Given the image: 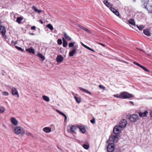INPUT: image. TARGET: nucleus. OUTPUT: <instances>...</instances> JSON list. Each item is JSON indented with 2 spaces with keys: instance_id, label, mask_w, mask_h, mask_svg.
Returning <instances> with one entry per match:
<instances>
[{
  "instance_id": "nucleus-1",
  "label": "nucleus",
  "mask_w": 152,
  "mask_h": 152,
  "mask_svg": "<svg viewBox=\"0 0 152 152\" xmlns=\"http://www.w3.org/2000/svg\"><path fill=\"white\" fill-rule=\"evenodd\" d=\"M14 131L17 135L20 134L21 135H23L25 133V130L23 128L20 126L15 127L14 128Z\"/></svg>"
},
{
  "instance_id": "nucleus-2",
  "label": "nucleus",
  "mask_w": 152,
  "mask_h": 152,
  "mask_svg": "<svg viewBox=\"0 0 152 152\" xmlns=\"http://www.w3.org/2000/svg\"><path fill=\"white\" fill-rule=\"evenodd\" d=\"M121 99H125L128 98H131L133 97V95L126 92H121Z\"/></svg>"
},
{
  "instance_id": "nucleus-3",
  "label": "nucleus",
  "mask_w": 152,
  "mask_h": 152,
  "mask_svg": "<svg viewBox=\"0 0 152 152\" xmlns=\"http://www.w3.org/2000/svg\"><path fill=\"white\" fill-rule=\"evenodd\" d=\"M78 45H76L73 47L70 50L69 53V56L72 57L74 55L76 54V51L77 50Z\"/></svg>"
},
{
  "instance_id": "nucleus-4",
  "label": "nucleus",
  "mask_w": 152,
  "mask_h": 152,
  "mask_svg": "<svg viewBox=\"0 0 152 152\" xmlns=\"http://www.w3.org/2000/svg\"><path fill=\"white\" fill-rule=\"evenodd\" d=\"M123 128L119 125H117L115 126L113 129V132L115 134H118L121 131Z\"/></svg>"
},
{
  "instance_id": "nucleus-5",
  "label": "nucleus",
  "mask_w": 152,
  "mask_h": 152,
  "mask_svg": "<svg viewBox=\"0 0 152 152\" xmlns=\"http://www.w3.org/2000/svg\"><path fill=\"white\" fill-rule=\"evenodd\" d=\"M139 119V116L137 114H132L130 115L129 118V119L131 122H135Z\"/></svg>"
},
{
  "instance_id": "nucleus-6",
  "label": "nucleus",
  "mask_w": 152,
  "mask_h": 152,
  "mask_svg": "<svg viewBox=\"0 0 152 152\" xmlns=\"http://www.w3.org/2000/svg\"><path fill=\"white\" fill-rule=\"evenodd\" d=\"M118 138L116 135H112L109 138L108 142L110 143L113 144V143L117 142Z\"/></svg>"
},
{
  "instance_id": "nucleus-7",
  "label": "nucleus",
  "mask_w": 152,
  "mask_h": 152,
  "mask_svg": "<svg viewBox=\"0 0 152 152\" xmlns=\"http://www.w3.org/2000/svg\"><path fill=\"white\" fill-rule=\"evenodd\" d=\"M76 129V127L73 125H70L68 126L67 130L71 134L74 133L75 130Z\"/></svg>"
},
{
  "instance_id": "nucleus-8",
  "label": "nucleus",
  "mask_w": 152,
  "mask_h": 152,
  "mask_svg": "<svg viewBox=\"0 0 152 152\" xmlns=\"http://www.w3.org/2000/svg\"><path fill=\"white\" fill-rule=\"evenodd\" d=\"M115 147L112 143H109L107 147V150L108 152H113L114 150Z\"/></svg>"
},
{
  "instance_id": "nucleus-9",
  "label": "nucleus",
  "mask_w": 152,
  "mask_h": 152,
  "mask_svg": "<svg viewBox=\"0 0 152 152\" xmlns=\"http://www.w3.org/2000/svg\"><path fill=\"white\" fill-rule=\"evenodd\" d=\"M11 92L12 95H17V97H19V95L17 89L15 87H12L11 89Z\"/></svg>"
},
{
  "instance_id": "nucleus-10",
  "label": "nucleus",
  "mask_w": 152,
  "mask_h": 152,
  "mask_svg": "<svg viewBox=\"0 0 152 152\" xmlns=\"http://www.w3.org/2000/svg\"><path fill=\"white\" fill-rule=\"evenodd\" d=\"M127 124L126 121L125 119H122L120 121L119 125L123 128L125 127Z\"/></svg>"
},
{
  "instance_id": "nucleus-11",
  "label": "nucleus",
  "mask_w": 152,
  "mask_h": 152,
  "mask_svg": "<svg viewBox=\"0 0 152 152\" xmlns=\"http://www.w3.org/2000/svg\"><path fill=\"white\" fill-rule=\"evenodd\" d=\"M26 50L29 53H31L32 54H34L35 53V50L32 47H31L29 48L26 49Z\"/></svg>"
},
{
  "instance_id": "nucleus-12",
  "label": "nucleus",
  "mask_w": 152,
  "mask_h": 152,
  "mask_svg": "<svg viewBox=\"0 0 152 152\" xmlns=\"http://www.w3.org/2000/svg\"><path fill=\"white\" fill-rule=\"evenodd\" d=\"M148 113V112L147 110H145L144 112H140L138 113V114L140 117H141L146 116Z\"/></svg>"
},
{
  "instance_id": "nucleus-13",
  "label": "nucleus",
  "mask_w": 152,
  "mask_h": 152,
  "mask_svg": "<svg viewBox=\"0 0 152 152\" xmlns=\"http://www.w3.org/2000/svg\"><path fill=\"white\" fill-rule=\"evenodd\" d=\"M110 10L113 12L115 15L118 16H119L120 15L119 13L117 10L115 9L114 8L110 7Z\"/></svg>"
},
{
  "instance_id": "nucleus-14",
  "label": "nucleus",
  "mask_w": 152,
  "mask_h": 152,
  "mask_svg": "<svg viewBox=\"0 0 152 152\" xmlns=\"http://www.w3.org/2000/svg\"><path fill=\"white\" fill-rule=\"evenodd\" d=\"M6 32L5 27L3 26H0V32L3 35H5Z\"/></svg>"
},
{
  "instance_id": "nucleus-15",
  "label": "nucleus",
  "mask_w": 152,
  "mask_h": 152,
  "mask_svg": "<svg viewBox=\"0 0 152 152\" xmlns=\"http://www.w3.org/2000/svg\"><path fill=\"white\" fill-rule=\"evenodd\" d=\"M43 131L45 133H49L51 132V128L46 127L44 128L43 129Z\"/></svg>"
},
{
  "instance_id": "nucleus-16",
  "label": "nucleus",
  "mask_w": 152,
  "mask_h": 152,
  "mask_svg": "<svg viewBox=\"0 0 152 152\" xmlns=\"http://www.w3.org/2000/svg\"><path fill=\"white\" fill-rule=\"evenodd\" d=\"M11 123L14 125H16L18 123V121L14 117H12L11 118Z\"/></svg>"
},
{
  "instance_id": "nucleus-17",
  "label": "nucleus",
  "mask_w": 152,
  "mask_h": 152,
  "mask_svg": "<svg viewBox=\"0 0 152 152\" xmlns=\"http://www.w3.org/2000/svg\"><path fill=\"white\" fill-rule=\"evenodd\" d=\"M58 62L61 63L63 60V57L61 55L58 56L56 58Z\"/></svg>"
},
{
  "instance_id": "nucleus-18",
  "label": "nucleus",
  "mask_w": 152,
  "mask_h": 152,
  "mask_svg": "<svg viewBox=\"0 0 152 152\" xmlns=\"http://www.w3.org/2000/svg\"><path fill=\"white\" fill-rule=\"evenodd\" d=\"M77 127L79 128V129H80V131L83 133H85L86 132V130L85 129V128L82 126H79V125H77Z\"/></svg>"
},
{
  "instance_id": "nucleus-19",
  "label": "nucleus",
  "mask_w": 152,
  "mask_h": 152,
  "mask_svg": "<svg viewBox=\"0 0 152 152\" xmlns=\"http://www.w3.org/2000/svg\"><path fill=\"white\" fill-rule=\"evenodd\" d=\"M145 8L148 10L149 13H152V6L148 5L145 7Z\"/></svg>"
},
{
  "instance_id": "nucleus-20",
  "label": "nucleus",
  "mask_w": 152,
  "mask_h": 152,
  "mask_svg": "<svg viewBox=\"0 0 152 152\" xmlns=\"http://www.w3.org/2000/svg\"><path fill=\"white\" fill-rule=\"evenodd\" d=\"M79 88L81 91L84 92H85L86 93L90 95H91V92L88 91V90L81 87H80Z\"/></svg>"
},
{
  "instance_id": "nucleus-21",
  "label": "nucleus",
  "mask_w": 152,
  "mask_h": 152,
  "mask_svg": "<svg viewBox=\"0 0 152 152\" xmlns=\"http://www.w3.org/2000/svg\"><path fill=\"white\" fill-rule=\"evenodd\" d=\"M141 1L143 4L144 6V7L145 8V7L147 6V5L149 2V0H141Z\"/></svg>"
},
{
  "instance_id": "nucleus-22",
  "label": "nucleus",
  "mask_w": 152,
  "mask_h": 152,
  "mask_svg": "<svg viewBox=\"0 0 152 152\" xmlns=\"http://www.w3.org/2000/svg\"><path fill=\"white\" fill-rule=\"evenodd\" d=\"M143 33L147 36H150L151 35L150 32L148 29H145L143 31Z\"/></svg>"
},
{
  "instance_id": "nucleus-23",
  "label": "nucleus",
  "mask_w": 152,
  "mask_h": 152,
  "mask_svg": "<svg viewBox=\"0 0 152 152\" xmlns=\"http://www.w3.org/2000/svg\"><path fill=\"white\" fill-rule=\"evenodd\" d=\"M56 111L60 114L63 116L65 118L64 121H65L67 119V116L66 115L60 111L58 110H56Z\"/></svg>"
},
{
  "instance_id": "nucleus-24",
  "label": "nucleus",
  "mask_w": 152,
  "mask_h": 152,
  "mask_svg": "<svg viewBox=\"0 0 152 152\" xmlns=\"http://www.w3.org/2000/svg\"><path fill=\"white\" fill-rule=\"evenodd\" d=\"M128 22L129 24L134 26H135L136 25L134 21V19H129L128 20Z\"/></svg>"
},
{
  "instance_id": "nucleus-25",
  "label": "nucleus",
  "mask_w": 152,
  "mask_h": 152,
  "mask_svg": "<svg viewBox=\"0 0 152 152\" xmlns=\"http://www.w3.org/2000/svg\"><path fill=\"white\" fill-rule=\"evenodd\" d=\"M64 34L65 38L67 40H71V38L65 32H64Z\"/></svg>"
},
{
  "instance_id": "nucleus-26",
  "label": "nucleus",
  "mask_w": 152,
  "mask_h": 152,
  "mask_svg": "<svg viewBox=\"0 0 152 152\" xmlns=\"http://www.w3.org/2000/svg\"><path fill=\"white\" fill-rule=\"evenodd\" d=\"M104 3L107 7H111V5L109 3L107 0H104L103 1Z\"/></svg>"
},
{
  "instance_id": "nucleus-27",
  "label": "nucleus",
  "mask_w": 152,
  "mask_h": 152,
  "mask_svg": "<svg viewBox=\"0 0 152 152\" xmlns=\"http://www.w3.org/2000/svg\"><path fill=\"white\" fill-rule=\"evenodd\" d=\"M32 9L35 12L39 13L40 12H42V10H38L35 7L33 6L32 7Z\"/></svg>"
},
{
  "instance_id": "nucleus-28",
  "label": "nucleus",
  "mask_w": 152,
  "mask_h": 152,
  "mask_svg": "<svg viewBox=\"0 0 152 152\" xmlns=\"http://www.w3.org/2000/svg\"><path fill=\"white\" fill-rule=\"evenodd\" d=\"M42 98L44 100L47 102H49L50 101L49 98L46 96L43 95L42 96Z\"/></svg>"
},
{
  "instance_id": "nucleus-29",
  "label": "nucleus",
  "mask_w": 152,
  "mask_h": 152,
  "mask_svg": "<svg viewBox=\"0 0 152 152\" xmlns=\"http://www.w3.org/2000/svg\"><path fill=\"white\" fill-rule=\"evenodd\" d=\"M62 39L63 41V46L64 47H66L68 44L67 42L66 41L64 38H62Z\"/></svg>"
},
{
  "instance_id": "nucleus-30",
  "label": "nucleus",
  "mask_w": 152,
  "mask_h": 152,
  "mask_svg": "<svg viewBox=\"0 0 152 152\" xmlns=\"http://www.w3.org/2000/svg\"><path fill=\"white\" fill-rule=\"evenodd\" d=\"M74 98L77 103H80V102L81 100L80 98L76 96H75Z\"/></svg>"
},
{
  "instance_id": "nucleus-31",
  "label": "nucleus",
  "mask_w": 152,
  "mask_h": 152,
  "mask_svg": "<svg viewBox=\"0 0 152 152\" xmlns=\"http://www.w3.org/2000/svg\"><path fill=\"white\" fill-rule=\"evenodd\" d=\"M37 56L40 58H41L42 61L45 59V57L43 56L42 54L40 53H38L37 54Z\"/></svg>"
},
{
  "instance_id": "nucleus-32",
  "label": "nucleus",
  "mask_w": 152,
  "mask_h": 152,
  "mask_svg": "<svg viewBox=\"0 0 152 152\" xmlns=\"http://www.w3.org/2000/svg\"><path fill=\"white\" fill-rule=\"evenodd\" d=\"M136 26L138 29L140 31L142 30L144 27L143 25H140L139 26L137 25Z\"/></svg>"
},
{
  "instance_id": "nucleus-33",
  "label": "nucleus",
  "mask_w": 152,
  "mask_h": 152,
  "mask_svg": "<svg viewBox=\"0 0 152 152\" xmlns=\"http://www.w3.org/2000/svg\"><path fill=\"white\" fill-rule=\"evenodd\" d=\"M5 110L4 107H0V114L4 112Z\"/></svg>"
},
{
  "instance_id": "nucleus-34",
  "label": "nucleus",
  "mask_w": 152,
  "mask_h": 152,
  "mask_svg": "<svg viewBox=\"0 0 152 152\" xmlns=\"http://www.w3.org/2000/svg\"><path fill=\"white\" fill-rule=\"evenodd\" d=\"M75 42H71L69 44V47H73L74 46L75 44Z\"/></svg>"
},
{
  "instance_id": "nucleus-35",
  "label": "nucleus",
  "mask_w": 152,
  "mask_h": 152,
  "mask_svg": "<svg viewBox=\"0 0 152 152\" xmlns=\"http://www.w3.org/2000/svg\"><path fill=\"white\" fill-rule=\"evenodd\" d=\"M47 27L51 30H52L53 29V26L50 24L47 25Z\"/></svg>"
},
{
  "instance_id": "nucleus-36",
  "label": "nucleus",
  "mask_w": 152,
  "mask_h": 152,
  "mask_svg": "<svg viewBox=\"0 0 152 152\" xmlns=\"http://www.w3.org/2000/svg\"><path fill=\"white\" fill-rule=\"evenodd\" d=\"M23 19L22 18L20 17H18L16 21L18 23H20L21 21Z\"/></svg>"
},
{
  "instance_id": "nucleus-37",
  "label": "nucleus",
  "mask_w": 152,
  "mask_h": 152,
  "mask_svg": "<svg viewBox=\"0 0 152 152\" xmlns=\"http://www.w3.org/2000/svg\"><path fill=\"white\" fill-rule=\"evenodd\" d=\"M77 26H78L80 28H81L82 29L85 31H86V29L87 28H85L80 25H79V24L77 25Z\"/></svg>"
},
{
  "instance_id": "nucleus-38",
  "label": "nucleus",
  "mask_w": 152,
  "mask_h": 152,
  "mask_svg": "<svg viewBox=\"0 0 152 152\" xmlns=\"http://www.w3.org/2000/svg\"><path fill=\"white\" fill-rule=\"evenodd\" d=\"M83 147L85 149H88L89 148V145L88 144H84L83 145Z\"/></svg>"
},
{
  "instance_id": "nucleus-39",
  "label": "nucleus",
  "mask_w": 152,
  "mask_h": 152,
  "mask_svg": "<svg viewBox=\"0 0 152 152\" xmlns=\"http://www.w3.org/2000/svg\"><path fill=\"white\" fill-rule=\"evenodd\" d=\"M140 67V68H142L144 70L146 71V72H150V71L148 70L145 67H144L143 66L141 65Z\"/></svg>"
},
{
  "instance_id": "nucleus-40",
  "label": "nucleus",
  "mask_w": 152,
  "mask_h": 152,
  "mask_svg": "<svg viewBox=\"0 0 152 152\" xmlns=\"http://www.w3.org/2000/svg\"><path fill=\"white\" fill-rule=\"evenodd\" d=\"M25 133L26 135L27 136L31 137L33 136L32 134L31 133L28 131H26Z\"/></svg>"
},
{
  "instance_id": "nucleus-41",
  "label": "nucleus",
  "mask_w": 152,
  "mask_h": 152,
  "mask_svg": "<svg viewBox=\"0 0 152 152\" xmlns=\"http://www.w3.org/2000/svg\"><path fill=\"white\" fill-rule=\"evenodd\" d=\"M114 96L115 97L121 99V92L120 93V94H115Z\"/></svg>"
},
{
  "instance_id": "nucleus-42",
  "label": "nucleus",
  "mask_w": 152,
  "mask_h": 152,
  "mask_svg": "<svg viewBox=\"0 0 152 152\" xmlns=\"http://www.w3.org/2000/svg\"><path fill=\"white\" fill-rule=\"evenodd\" d=\"M57 43L58 45H61L62 44V40L61 39H58L57 40Z\"/></svg>"
},
{
  "instance_id": "nucleus-43",
  "label": "nucleus",
  "mask_w": 152,
  "mask_h": 152,
  "mask_svg": "<svg viewBox=\"0 0 152 152\" xmlns=\"http://www.w3.org/2000/svg\"><path fill=\"white\" fill-rule=\"evenodd\" d=\"M15 48L18 49L20 51L22 52H23V50L20 47H18L17 46H15Z\"/></svg>"
},
{
  "instance_id": "nucleus-44",
  "label": "nucleus",
  "mask_w": 152,
  "mask_h": 152,
  "mask_svg": "<svg viewBox=\"0 0 152 152\" xmlns=\"http://www.w3.org/2000/svg\"><path fill=\"white\" fill-rule=\"evenodd\" d=\"M2 95L4 96H8L9 95V93L8 92L6 91L3 92L2 93Z\"/></svg>"
},
{
  "instance_id": "nucleus-45",
  "label": "nucleus",
  "mask_w": 152,
  "mask_h": 152,
  "mask_svg": "<svg viewBox=\"0 0 152 152\" xmlns=\"http://www.w3.org/2000/svg\"><path fill=\"white\" fill-rule=\"evenodd\" d=\"M99 87L100 88L104 90H105V88L104 87L102 86L101 85H99Z\"/></svg>"
},
{
  "instance_id": "nucleus-46",
  "label": "nucleus",
  "mask_w": 152,
  "mask_h": 152,
  "mask_svg": "<svg viewBox=\"0 0 152 152\" xmlns=\"http://www.w3.org/2000/svg\"><path fill=\"white\" fill-rule=\"evenodd\" d=\"M91 122L93 124H94L95 123V118H93L92 119L90 120Z\"/></svg>"
},
{
  "instance_id": "nucleus-47",
  "label": "nucleus",
  "mask_w": 152,
  "mask_h": 152,
  "mask_svg": "<svg viewBox=\"0 0 152 152\" xmlns=\"http://www.w3.org/2000/svg\"><path fill=\"white\" fill-rule=\"evenodd\" d=\"M133 63L136 65L137 66H139V67H140V66H141V65H140V64H139V63H137V62H135V61H134L133 62Z\"/></svg>"
},
{
  "instance_id": "nucleus-48",
  "label": "nucleus",
  "mask_w": 152,
  "mask_h": 152,
  "mask_svg": "<svg viewBox=\"0 0 152 152\" xmlns=\"http://www.w3.org/2000/svg\"><path fill=\"white\" fill-rule=\"evenodd\" d=\"M86 31L88 33H89L90 34H91L92 33L91 31L90 30H89V29H88L87 28H86Z\"/></svg>"
},
{
  "instance_id": "nucleus-49",
  "label": "nucleus",
  "mask_w": 152,
  "mask_h": 152,
  "mask_svg": "<svg viewBox=\"0 0 152 152\" xmlns=\"http://www.w3.org/2000/svg\"><path fill=\"white\" fill-rule=\"evenodd\" d=\"M81 45L83 46L85 48H86V49L88 47L86 45L83 44V43L81 42Z\"/></svg>"
},
{
  "instance_id": "nucleus-50",
  "label": "nucleus",
  "mask_w": 152,
  "mask_h": 152,
  "mask_svg": "<svg viewBox=\"0 0 152 152\" xmlns=\"http://www.w3.org/2000/svg\"><path fill=\"white\" fill-rule=\"evenodd\" d=\"M87 49H88V50H89L93 52H95V51L93 49L90 48H89L88 47Z\"/></svg>"
},
{
  "instance_id": "nucleus-51",
  "label": "nucleus",
  "mask_w": 152,
  "mask_h": 152,
  "mask_svg": "<svg viewBox=\"0 0 152 152\" xmlns=\"http://www.w3.org/2000/svg\"><path fill=\"white\" fill-rule=\"evenodd\" d=\"M36 27L35 26H33L31 27V29L33 30H35L36 29Z\"/></svg>"
},
{
  "instance_id": "nucleus-52",
  "label": "nucleus",
  "mask_w": 152,
  "mask_h": 152,
  "mask_svg": "<svg viewBox=\"0 0 152 152\" xmlns=\"http://www.w3.org/2000/svg\"><path fill=\"white\" fill-rule=\"evenodd\" d=\"M98 44L99 45H102V46H103L104 47L105 46V45H104L103 44H102V43H98Z\"/></svg>"
},
{
  "instance_id": "nucleus-53",
  "label": "nucleus",
  "mask_w": 152,
  "mask_h": 152,
  "mask_svg": "<svg viewBox=\"0 0 152 152\" xmlns=\"http://www.w3.org/2000/svg\"><path fill=\"white\" fill-rule=\"evenodd\" d=\"M137 49H138V50H140V51H143V50L141 49H140V48H136Z\"/></svg>"
},
{
  "instance_id": "nucleus-54",
  "label": "nucleus",
  "mask_w": 152,
  "mask_h": 152,
  "mask_svg": "<svg viewBox=\"0 0 152 152\" xmlns=\"http://www.w3.org/2000/svg\"><path fill=\"white\" fill-rule=\"evenodd\" d=\"M39 22H40V23H41V24H43V21H42V20H39Z\"/></svg>"
},
{
  "instance_id": "nucleus-55",
  "label": "nucleus",
  "mask_w": 152,
  "mask_h": 152,
  "mask_svg": "<svg viewBox=\"0 0 152 152\" xmlns=\"http://www.w3.org/2000/svg\"><path fill=\"white\" fill-rule=\"evenodd\" d=\"M129 102L132 104V105H134V103L133 102H132V101H130Z\"/></svg>"
},
{
  "instance_id": "nucleus-56",
  "label": "nucleus",
  "mask_w": 152,
  "mask_h": 152,
  "mask_svg": "<svg viewBox=\"0 0 152 152\" xmlns=\"http://www.w3.org/2000/svg\"><path fill=\"white\" fill-rule=\"evenodd\" d=\"M57 148L59 150H62L61 148L57 146Z\"/></svg>"
},
{
  "instance_id": "nucleus-57",
  "label": "nucleus",
  "mask_w": 152,
  "mask_h": 152,
  "mask_svg": "<svg viewBox=\"0 0 152 152\" xmlns=\"http://www.w3.org/2000/svg\"><path fill=\"white\" fill-rule=\"evenodd\" d=\"M150 115H151V117H152V110L150 112Z\"/></svg>"
},
{
  "instance_id": "nucleus-58",
  "label": "nucleus",
  "mask_w": 152,
  "mask_h": 152,
  "mask_svg": "<svg viewBox=\"0 0 152 152\" xmlns=\"http://www.w3.org/2000/svg\"><path fill=\"white\" fill-rule=\"evenodd\" d=\"M1 20H0V26H1Z\"/></svg>"
},
{
  "instance_id": "nucleus-59",
  "label": "nucleus",
  "mask_w": 152,
  "mask_h": 152,
  "mask_svg": "<svg viewBox=\"0 0 152 152\" xmlns=\"http://www.w3.org/2000/svg\"><path fill=\"white\" fill-rule=\"evenodd\" d=\"M134 2H135L136 1V0H133Z\"/></svg>"
}]
</instances>
